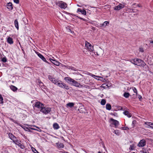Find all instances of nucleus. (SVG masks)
I'll return each mask as SVG.
<instances>
[{
    "label": "nucleus",
    "mask_w": 153,
    "mask_h": 153,
    "mask_svg": "<svg viewBox=\"0 0 153 153\" xmlns=\"http://www.w3.org/2000/svg\"><path fill=\"white\" fill-rule=\"evenodd\" d=\"M10 88L13 91H16L18 89V88L17 87L12 85L10 86Z\"/></svg>",
    "instance_id": "nucleus-25"
},
{
    "label": "nucleus",
    "mask_w": 153,
    "mask_h": 153,
    "mask_svg": "<svg viewBox=\"0 0 153 153\" xmlns=\"http://www.w3.org/2000/svg\"><path fill=\"white\" fill-rule=\"evenodd\" d=\"M146 141L145 140H141L137 145V146L139 147H142L146 145Z\"/></svg>",
    "instance_id": "nucleus-10"
},
{
    "label": "nucleus",
    "mask_w": 153,
    "mask_h": 153,
    "mask_svg": "<svg viewBox=\"0 0 153 153\" xmlns=\"http://www.w3.org/2000/svg\"><path fill=\"white\" fill-rule=\"evenodd\" d=\"M49 79L52 82H53L54 80L55 79L54 78H53L52 76L49 75L48 76Z\"/></svg>",
    "instance_id": "nucleus-29"
},
{
    "label": "nucleus",
    "mask_w": 153,
    "mask_h": 153,
    "mask_svg": "<svg viewBox=\"0 0 153 153\" xmlns=\"http://www.w3.org/2000/svg\"><path fill=\"white\" fill-rule=\"evenodd\" d=\"M108 24H109V22L108 21H105L102 24H100V26L101 27H103L104 26L105 27Z\"/></svg>",
    "instance_id": "nucleus-26"
},
{
    "label": "nucleus",
    "mask_w": 153,
    "mask_h": 153,
    "mask_svg": "<svg viewBox=\"0 0 153 153\" xmlns=\"http://www.w3.org/2000/svg\"><path fill=\"white\" fill-rule=\"evenodd\" d=\"M135 4H136L135 3H134V4H133V5H135Z\"/></svg>",
    "instance_id": "nucleus-60"
},
{
    "label": "nucleus",
    "mask_w": 153,
    "mask_h": 153,
    "mask_svg": "<svg viewBox=\"0 0 153 153\" xmlns=\"http://www.w3.org/2000/svg\"><path fill=\"white\" fill-rule=\"evenodd\" d=\"M85 46L86 47L89 51L93 52L94 51L93 46L87 41L85 42Z\"/></svg>",
    "instance_id": "nucleus-3"
},
{
    "label": "nucleus",
    "mask_w": 153,
    "mask_h": 153,
    "mask_svg": "<svg viewBox=\"0 0 153 153\" xmlns=\"http://www.w3.org/2000/svg\"><path fill=\"white\" fill-rule=\"evenodd\" d=\"M137 7H141V6H140L138 4H137Z\"/></svg>",
    "instance_id": "nucleus-51"
},
{
    "label": "nucleus",
    "mask_w": 153,
    "mask_h": 153,
    "mask_svg": "<svg viewBox=\"0 0 153 153\" xmlns=\"http://www.w3.org/2000/svg\"><path fill=\"white\" fill-rule=\"evenodd\" d=\"M130 149L131 150H132L133 149V146H130Z\"/></svg>",
    "instance_id": "nucleus-49"
},
{
    "label": "nucleus",
    "mask_w": 153,
    "mask_h": 153,
    "mask_svg": "<svg viewBox=\"0 0 153 153\" xmlns=\"http://www.w3.org/2000/svg\"><path fill=\"white\" fill-rule=\"evenodd\" d=\"M77 6H78V7H81V6L79 5L78 4H77Z\"/></svg>",
    "instance_id": "nucleus-58"
},
{
    "label": "nucleus",
    "mask_w": 153,
    "mask_h": 153,
    "mask_svg": "<svg viewBox=\"0 0 153 153\" xmlns=\"http://www.w3.org/2000/svg\"><path fill=\"white\" fill-rule=\"evenodd\" d=\"M1 61L4 62H5L7 61V59L6 57L2 58L1 59Z\"/></svg>",
    "instance_id": "nucleus-35"
},
{
    "label": "nucleus",
    "mask_w": 153,
    "mask_h": 153,
    "mask_svg": "<svg viewBox=\"0 0 153 153\" xmlns=\"http://www.w3.org/2000/svg\"><path fill=\"white\" fill-rule=\"evenodd\" d=\"M135 65L138 66L144 67L146 64L143 60L139 59H136Z\"/></svg>",
    "instance_id": "nucleus-2"
},
{
    "label": "nucleus",
    "mask_w": 153,
    "mask_h": 153,
    "mask_svg": "<svg viewBox=\"0 0 153 153\" xmlns=\"http://www.w3.org/2000/svg\"><path fill=\"white\" fill-rule=\"evenodd\" d=\"M146 124H147V125H149V126H152V124H153V123H152L151 122H147L146 123Z\"/></svg>",
    "instance_id": "nucleus-37"
},
{
    "label": "nucleus",
    "mask_w": 153,
    "mask_h": 153,
    "mask_svg": "<svg viewBox=\"0 0 153 153\" xmlns=\"http://www.w3.org/2000/svg\"><path fill=\"white\" fill-rule=\"evenodd\" d=\"M133 91L135 94H133V95H137V91L136 89L135 88H133Z\"/></svg>",
    "instance_id": "nucleus-34"
},
{
    "label": "nucleus",
    "mask_w": 153,
    "mask_h": 153,
    "mask_svg": "<svg viewBox=\"0 0 153 153\" xmlns=\"http://www.w3.org/2000/svg\"><path fill=\"white\" fill-rule=\"evenodd\" d=\"M14 24L15 27L16 28L17 30H18L19 29V23L17 19H16L14 20Z\"/></svg>",
    "instance_id": "nucleus-19"
},
{
    "label": "nucleus",
    "mask_w": 153,
    "mask_h": 153,
    "mask_svg": "<svg viewBox=\"0 0 153 153\" xmlns=\"http://www.w3.org/2000/svg\"><path fill=\"white\" fill-rule=\"evenodd\" d=\"M110 120L111 123L112 125H114L115 128H117L118 126L119 125V123L118 121L112 118L110 119Z\"/></svg>",
    "instance_id": "nucleus-9"
},
{
    "label": "nucleus",
    "mask_w": 153,
    "mask_h": 153,
    "mask_svg": "<svg viewBox=\"0 0 153 153\" xmlns=\"http://www.w3.org/2000/svg\"><path fill=\"white\" fill-rule=\"evenodd\" d=\"M74 103L73 102H70L69 103H68L66 105V107H70V108H71L74 106Z\"/></svg>",
    "instance_id": "nucleus-23"
},
{
    "label": "nucleus",
    "mask_w": 153,
    "mask_h": 153,
    "mask_svg": "<svg viewBox=\"0 0 153 153\" xmlns=\"http://www.w3.org/2000/svg\"><path fill=\"white\" fill-rule=\"evenodd\" d=\"M64 153H69L68 152H63Z\"/></svg>",
    "instance_id": "nucleus-55"
},
{
    "label": "nucleus",
    "mask_w": 153,
    "mask_h": 153,
    "mask_svg": "<svg viewBox=\"0 0 153 153\" xmlns=\"http://www.w3.org/2000/svg\"><path fill=\"white\" fill-rule=\"evenodd\" d=\"M77 12H80L82 14H83L84 15H86V12L85 10L84 9L83 10H82L80 8H79L77 10Z\"/></svg>",
    "instance_id": "nucleus-15"
},
{
    "label": "nucleus",
    "mask_w": 153,
    "mask_h": 153,
    "mask_svg": "<svg viewBox=\"0 0 153 153\" xmlns=\"http://www.w3.org/2000/svg\"><path fill=\"white\" fill-rule=\"evenodd\" d=\"M78 110L80 113H85V109L83 106L79 107Z\"/></svg>",
    "instance_id": "nucleus-17"
},
{
    "label": "nucleus",
    "mask_w": 153,
    "mask_h": 153,
    "mask_svg": "<svg viewBox=\"0 0 153 153\" xmlns=\"http://www.w3.org/2000/svg\"><path fill=\"white\" fill-rule=\"evenodd\" d=\"M59 80H58L57 79H55L53 81V83H54L55 84L57 85V84H58V83L59 82Z\"/></svg>",
    "instance_id": "nucleus-41"
},
{
    "label": "nucleus",
    "mask_w": 153,
    "mask_h": 153,
    "mask_svg": "<svg viewBox=\"0 0 153 153\" xmlns=\"http://www.w3.org/2000/svg\"><path fill=\"white\" fill-rule=\"evenodd\" d=\"M132 153H135L134 152H133Z\"/></svg>",
    "instance_id": "nucleus-62"
},
{
    "label": "nucleus",
    "mask_w": 153,
    "mask_h": 153,
    "mask_svg": "<svg viewBox=\"0 0 153 153\" xmlns=\"http://www.w3.org/2000/svg\"><path fill=\"white\" fill-rule=\"evenodd\" d=\"M53 128L55 129H59V127L58 124L56 123H54L53 124Z\"/></svg>",
    "instance_id": "nucleus-24"
},
{
    "label": "nucleus",
    "mask_w": 153,
    "mask_h": 153,
    "mask_svg": "<svg viewBox=\"0 0 153 153\" xmlns=\"http://www.w3.org/2000/svg\"><path fill=\"white\" fill-rule=\"evenodd\" d=\"M37 54L38 56L43 61L46 62L47 63H48L49 62H47V61L46 60V59L45 58V57L41 53L37 52Z\"/></svg>",
    "instance_id": "nucleus-12"
},
{
    "label": "nucleus",
    "mask_w": 153,
    "mask_h": 153,
    "mask_svg": "<svg viewBox=\"0 0 153 153\" xmlns=\"http://www.w3.org/2000/svg\"><path fill=\"white\" fill-rule=\"evenodd\" d=\"M21 141L20 140H16L14 143L16 145H17L19 147L22 149L25 148V146L21 144Z\"/></svg>",
    "instance_id": "nucleus-11"
},
{
    "label": "nucleus",
    "mask_w": 153,
    "mask_h": 153,
    "mask_svg": "<svg viewBox=\"0 0 153 153\" xmlns=\"http://www.w3.org/2000/svg\"><path fill=\"white\" fill-rule=\"evenodd\" d=\"M30 128L31 129H32V130H36V129H35V128Z\"/></svg>",
    "instance_id": "nucleus-52"
},
{
    "label": "nucleus",
    "mask_w": 153,
    "mask_h": 153,
    "mask_svg": "<svg viewBox=\"0 0 153 153\" xmlns=\"http://www.w3.org/2000/svg\"><path fill=\"white\" fill-rule=\"evenodd\" d=\"M88 74L89 76H92L93 77H97L102 78V77H101L100 76H97L93 74L89 73H88Z\"/></svg>",
    "instance_id": "nucleus-30"
},
{
    "label": "nucleus",
    "mask_w": 153,
    "mask_h": 153,
    "mask_svg": "<svg viewBox=\"0 0 153 153\" xmlns=\"http://www.w3.org/2000/svg\"><path fill=\"white\" fill-rule=\"evenodd\" d=\"M31 126L34 127L36 128H38V129H39V130H37V131H39V132H41L42 131L38 127L36 126L35 125H33L32 126Z\"/></svg>",
    "instance_id": "nucleus-39"
},
{
    "label": "nucleus",
    "mask_w": 153,
    "mask_h": 153,
    "mask_svg": "<svg viewBox=\"0 0 153 153\" xmlns=\"http://www.w3.org/2000/svg\"><path fill=\"white\" fill-rule=\"evenodd\" d=\"M139 51L140 52H144L143 49L142 48H139Z\"/></svg>",
    "instance_id": "nucleus-46"
},
{
    "label": "nucleus",
    "mask_w": 153,
    "mask_h": 153,
    "mask_svg": "<svg viewBox=\"0 0 153 153\" xmlns=\"http://www.w3.org/2000/svg\"><path fill=\"white\" fill-rule=\"evenodd\" d=\"M56 144L57 145V146L58 148H62L64 147L63 144L61 143H56Z\"/></svg>",
    "instance_id": "nucleus-22"
},
{
    "label": "nucleus",
    "mask_w": 153,
    "mask_h": 153,
    "mask_svg": "<svg viewBox=\"0 0 153 153\" xmlns=\"http://www.w3.org/2000/svg\"><path fill=\"white\" fill-rule=\"evenodd\" d=\"M57 85L60 88H64L68 90L69 89V87L68 85L60 80L59 81L58 84H57Z\"/></svg>",
    "instance_id": "nucleus-4"
},
{
    "label": "nucleus",
    "mask_w": 153,
    "mask_h": 153,
    "mask_svg": "<svg viewBox=\"0 0 153 153\" xmlns=\"http://www.w3.org/2000/svg\"><path fill=\"white\" fill-rule=\"evenodd\" d=\"M126 4L124 3H123V4L120 3L118 5L115 6L114 7V9L115 10H119L123 8Z\"/></svg>",
    "instance_id": "nucleus-6"
},
{
    "label": "nucleus",
    "mask_w": 153,
    "mask_h": 153,
    "mask_svg": "<svg viewBox=\"0 0 153 153\" xmlns=\"http://www.w3.org/2000/svg\"><path fill=\"white\" fill-rule=\"evenodd\" d=\"M95 79H97V78H98L97 77H94Z\"/></svg>",
    "instance_id": "nucleus-54"
},
{
    "label": "nucleus",
    "mask_w": 153,
    "mask_h": 153,
    "mask_svg": "<svg viewBox=\"0 0 153 153\" xmlns=\"http://www.w3.org/2000/svg\"><path fill=\"white\" fill-rule=\"evenodd\" d=\"M40 111L43 113L47 114L50 112L51 111V109L50 108H45L44 106L41 109Z\"/></svg>",
    "instance_id": "nucleus-5"
},
{
    "label": "nucleus",
    "mask_w": 153,
    "mask_h": 153,
    "mask_svg": "<svg viewBox=\"0 0 153 153\" xmlns=\"http://www.w3.org/2000/svg\"><path fill=\"white\" fill-rule=\"evenodd\" d=\"M98 153H101V152H98Z\"/></svg>",
    "instance_id": "nucleus-59"
},
{
    "label": "nucleus",
    "mask_w": 153,
    "mask_h": 153,
    "mask_svg": "<svg viewBox=\"0 0 153 153\" xmlns=\"http://www.w3.org/2000/svg\"><path fill=\"white\" fill-rule=\"evenodd\" d=\"M57 5L62 9H65L67 7L66 4L62 1L58 2Z\"/></svg>",
    "instance_id": "nucleus-8"
},
{
    "label": "nucleus",
    "mask_w": 153,
    "mask_h": 153,
    "mask_svg": "<svg viewBox=\"0 0 153 153\" xmlns=\"http://www.w3.org/2000/svg\"><path fill=\"white\" fill-rule=\"evenodd\" d=\"M7 7L9 10H12L13 9V7L12 3L10 2L8 3L7 5Z\"/></svg>",
    "instance_id": "nucleus-18"
},
{
    "label": "nucleus",
    "mask_w": 153,
    "mask_h": 153,
    "mask_svg": "<svg viewBox=\"0 0 153 153\" xmlns=\"http://www.w3.org/2000/svg\"><path fill=\"white\" fill-rule=\"evenodd\" d=\"M7 42L10 44H13V41L12 38L11 37H8L7 39Z\"/></svg>",
    "instance_id": "nucleus-20"
},
{
    "label": "nucleus",
    "mask_w": 153,
    "mask_h": 153,
    "mask_svg": "<svg viewBox=\"0 0 153 153\" xmlns=\"http://www.w3.org/2000/svg\"><path fill=\"white\" fill-rule=\"evenodd\" d=\"M123 113L125 115L127 116L128 117H130L132 116L131 114L127 111H125L123 112Z\"/></svg>",
    "instance_id": "nucleus-21"
},
{
    "label": "nucleus",
    "mask_w": 153,
    "mask_h": 153,
    "mask_svg": "<svg viewBox=\"0 0 153 153\" xmlns=\"http://www.w3.org/2000/svg\"><path fill=\"white\" fill-rule=\"evenodd\" d=\"M136 59H131L130 60V62L134 64L135 65V63H136Z\"/></svg>",
    "instance_id": "nucleus-33"
},
{
    "label": "nucleus",
    "mask_w": 153,
    "mask_h": 153,
    "mask_svg": "<svg viewBox=\"0 0 153 153\" xmlns=\"http://www.w3.org/2000/svg\"><path fill=\"white\" fill-rule=\"evenodd\" d=\"M44 106V105L43 104L39 102H36L35 103L34 106V107L35 108H38L40 109Z\"/></svg>",
    "instance_id": "nucleus-7"
},
{
    "label": "nucleus",
    "mask_w": 153,
    "mask_h": 153,
    "mask_svg": "<svg viewBox=\"0 0 153 153\" xmlns=\"http://www.w3.org/2000/svg\"><path fill=\"white\" fill-rule=\"evenodd\" d=\"M143 153H149V152H144Z\"/></svg>",
    "instance_id": "nucleus-57"
},
{
    "label": "nucleus",
    "mask_w": 153,
    "mask_h": 153,
    "mask_svg": "<svg viewBox=\"0 0 153 153\" xmlns=\"http://www.w3.org/2000/svg\"><path fill=\"white\" fill-rule=\"evenodd\" d=\"M106 108L107 110H110L111 109V107L109 104H107L106 105Z\"/></svg>",
    "instance_id": "nucleus-27"
},
{
    "label": "nucleus",
    "mask_w": 153,
    "mask_h": 153,
    "mask_svg": "<svg viewBox=\"0 0 153 153\" xmlns=\"http://www.w3.org/2000/svg\"><path fill=\"white\" fill-rule=\"evenodd\" d=\"M78 18H79V19H81V20H82L84 21H86V20L85 19H83V18H82V17H80L79 16H77Z\"/></svg>",
    "instance_id": "nucleus-45"
},
{
    "label": "nucleus",
    "mask_w": 153,
    "mask_h": 153,
    "mask_svg": "<svg viewBox=\"0 0 153 153\" xmlns=\"http://www.w3.org/2000/svg\"><path fill=\"white\" fill-rule=\"evenodd\" d=\"M69 69H71V70H74L75 71H77V70L75 68L73 67H70V68H69Z\"/></svg>",
    "instance_id": "nucleus-43"
},
{
    "label": "nucleus",
    "mask_w": 153,
    "mask_h": 153,
    "mask_svg": "<svg viewBox=\"0 0 153 153\" xmlns=\"http://www.w3.org/2000/svg\"><path fill=\"white\" fill-rule=\"evenodd\" d=\"M150 127L153 128V124H152V126H150Z\"/></svg>",
    "instance_id": "nucleus-56"
},
{
    "label": "nucleus",
    "mask_w": 153,
    "mask_h": 153,
    "mask_svg": "<svg viewBox=\"0 0 153 153\" xmlns=\"http://www.w3.org/2000/svg\"><path fill=\"white\" fill-rule=\"evenodd\" d=\"M11 140H13V143H14L16 140H17V139L16 137L14 136L13 137Z\"/></svg>",
    "instance_id": "nucleus-42"
},
{
    "label": "nucleus",
    "mask_w": 153,
    "mask_h": 153,
    "mask_svg": "<svg viewBox=\"0 0 153 153\" xmlns=\"http://www.w3.org/2000/svg\"><path fill=\"white\" fill-rule=\"evenodd\" d=\"M3 103V98L1 95L0 94V103Z\"/></svg>",
    "instance_id": "nucleus-36"
},
{
    "label": "nucleus",
    "mask_w": 153,
    "mask_h": 153,
    "mask_svg": "<svg viewBox=\"0 0 153 153\" xmlns=\"http://www.w3.org/2000/svg\"><path fill=\"white\" fill-rule=\"evenodd\" d=\"M142 98V97L140 96V95H139L138 97V98L139 99H141Z\"/></svg>",
    "instance_id": "nucleus-50"
},
{
    "label": "nucleus",
    "mask_w": 153,
    "mask_h": 153,
    "mask_svg": "<svg viewBox=\"0 0 153 153\" xmlns=\"http://www.w3.org/2000/svg\"><path fill=\"white\" fill-rule=\"evenodd\" d=\"M114 132L117 135H119L120 134V133L118 130H114Z\"/></svg>",
    "instance_id": "nucleus-38"
},
{
    "label": "nucleus",
    "mask_w": 153,
    "mask_h": 153,
    "mask_svg": "<svg viewBox=\"0 0 153 153\" xmlns=\"http://www.w3.org/2000/svg\"><path fill=\"white\" fill-rule=\"evenodd\" d=\"M64 79L68 83L71 84L72 85L75 87L81 88L83 86L79 83H78L74 79L71 78L70 77H66L64 78Z\"/></svg>",
    "instance_id": "nucleus-1"
},
{
    "label": "nucleus",
    "mask_w": 153,
    "mask_h": 153,
    "mask_svg": "<svg viewBox=\"0 0 153 153\" xmlns=\"http://www.w3.org/2000/svg\"><path fill=\"white\" fill-rule=\"evenodd\" d=\"M38 83V85L41 88L42 90H43L42 88L46 89V86L44 85L43 82H42L40 80H39Z\"/></svg>",
    "instance_id": "nucleus-13"
},
{
    "label": "nucleus",
    "mask_w": 153,
    "mask_h": 153,
    "mask_svg": "<svg viewBox=\"0 0 153 153\" xmlns=\"http://www.w3.org/2000/svg\"><path fill=\"white\" fill-rule=\"evenodd\" d=\"M13 1L15 3L17 4H19V0H13Z\"/></svg>",
    "instance_id": "nucleus-44"
},
{
    "label": "nucleus",
    "mask_w": 153,
    "mask_h": 153,
    "mask_svg": "<svg viewBox=\"0 0 153 153\" xmlns=\"http://www.w3.org/2000/svg\"><path fill=\"white\" fill-rule=\"evenodd\" d=\"M50 60L53 64L57 66L59 65L60 63L56 61V60H53L52 59H50Z\"/></svg>",
    "instance_id": "nucleus-16"
},
{
    "label": "nucleus",
    "mask_w": 153,
    "mask_h": 153,
    "mask_svg": "<svg viewBox=\"0 0 153 153\" xmlns=\"http://www.w3.org/2000/svg\"><path fill=\"white\" fill-rule=\"evenodd\" d=\"M130 94L128 92H125L123 94V96L126 98H128Z\"/></svg>",
    "instance_id": "nucleus-28"
},
{
    "label": "nucleus",
    "mask_w": 153,
    "mask_h": 153,
    "mask_svg": "<svg viewBox=\"0 0 153 153\" xmlns=\"http://www.w3.org/2000/svg\"><path fill=\"white\" fill-rule=\"evenodd\" d=\"M31 149L32 151L34 153H36L37 152H38V151L36 150V149L33 147L31 148Z\"/></svg>",
    "instance_id": "nucleus-40"
},
{
    "label": "nucleus",
    "mask_w": 153,
    "mask_h": 153,
    "mask_svg": "<svg viewBox=\"0 0 153 153\" xmlns=\"http://www.w3.org/2000/svg\"><path fill=\"white\" fill-rule=\"evenodd\" d=\"M106 101L104 99H102L101 102V104L102 105H104L106 103Z\"/></svg>",
    "instance_id": "nucleus-31"
},
{
    "label": "nucleus",
    "mask_w": 153,
    "mask_h": 153,
    "mask_svg": "<svg viewBox=\"0 0 153 153\" xmlns=\"http://www.w3.org/2000/svg\"><path fill=\"white\" fill-rule=\"evenodd\" d=\"M150 43H153V41H150Z\"/></svg>",
    "instance_id": "nucleus-53"
},
{
    "label": "nucleus",
    "mask_w": 153,
    "mask_h": 153,
    "mask_svg": "<svg viewBox=\"0 0 153 153\" xmlns=\"http://www.w3.org/2000/svg\"><path fill=\"white\" fill-rule=\"evenodd\" d=\"M136 123V121L135 120H134L132 121V124L133 125V126H134V125Z\"/></svg>",
    "instance_id": "nucleus-47"
},
{
    "label": "nucleus",
    "mask_w": 153,
    "mask_h": 153,
    "mask_svg": "<svg viewBox=\"0 0 153 153\" xmlns=\"http://www.w3.org/2000/svg\"><path fill=\"white\" fill-rule=\"evenodd\" d=\"M124 129L125 130H127L129 129V128L127 127H124Z\"/></svg>",
    "instance_id": "nucleus-48"
},
{
    "label": "nucleus",
    "mask_w": 153,
    "mask_h": 153,
    "mask_svg": "<svg viewBox=\"0 0 153 153\" xmlns=\"http://www.w3.org/2000/svg\"><path fill=\"white\" fill-rule=\"evenodd\" d=\"M36 153H39V152H37Z\"/></svg>",
    "instance_id": "nucleus-61"
},
{
    "label": "nucleus",
    "mask_w": 153,
    "mask_h": 153,
    "mask_svg": "<svg viewBox=\"0 0 153 153\" xmlns=\"http://www.w3.org/2000/svg\"><path fill=\"white\" fill-rule=\"evenodd\" d=\"M83 76L81 74H78L76 77V80L82 81H83Z\"/></svg>",
    "instance_id": "nucleus-14"
},
{
    "label": "nucleus",
    "mask_w": 153,
    "mask_h": 153,
    "mask_svg": "<svg viewBox=\"0 0 153 153\" xmlns=\"http://www.w3.org/2000/svg\"><path fill=\"white\" fill-rule=\"evenodd\" d=\"M8 136L10 138L11 140L14 136L11 133H10L8 134Z\"/></svg>",
    "instance_id": "nucleus-32"
}]
</instances>
